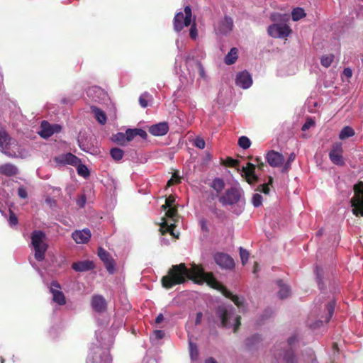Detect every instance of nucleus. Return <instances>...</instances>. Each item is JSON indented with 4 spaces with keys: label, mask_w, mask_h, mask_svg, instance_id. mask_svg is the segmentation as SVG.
<instances>
[{
    "label": "nucleus",
    "mask_w": 363,
    "mask_h": 363,
    "mask_svg": "<svg viewBox=\"0 0 363 363\" xmlns=\"http://www.w3.org/2000/svg\"><path fill=\"white\" fill-rule=\"evenodd\" d=\"M192 267L188 269L184 263L172 265L167 274L162 277V285L165 289H171L175 285L181 284L188 279L193 280Z\"/></svg>",
    "instance_id": "obj_1"
},
{
    "label": "nucleus",
    "mask_w": 363,
    "mask_h": 363,
    "mask_svg": "<svg viewBox=\"0 0 363 363\" xmlns=\"http://www.w3.org/2000/svg\"><path fill=\"white\" fill-rule=\"evenodd\" d=\"M193 281L196 283L206 282L213 289L219 291H225V286L216 280L212 272H205L200 265L192 264Z\"/></svg>",
    "instance_id": "obj_2"
},
{
    "label": "nucleus",
    "mask_w": 363,
    "mask_h": 363,
    "mask_svg": "<svg viewBox=\"0 0 363 363\" xmlns=\"http://www.w3.org/2000/svg\"><path fill=\"white\" fill-rule=\"evenodd\" d=\"M31 245L35 250V258L41 262L45 257L48 245L46 243V235L42 230H33L30 236Z\"/></svg>",
    "instance_id": "obj_3"
},
{
    "label": "nucleus",
    "mask_w": 363,
    "mask_h": 363,
    "mask_svg": "<svg viewBox=\"0 0 363 363\" xmlns=\"http://www.w3.org/2000/svg\"><path fill=\"white\" fill-rule=\"evenodd\" d=\"M353 189L354 195L350 201L352 213L356 216H363V182L354 184Z\"/></svg>",
    "instance_id": "obj_4"
},
{
    "label": "nucleus",
    "mask_w": 363,
    "mask_h": 363,
    "mask_svg": "<svg viewBox=\"0 0 363 363\" xmlns=\"http://www.w3.org/2000/svg\"><path fill=\"white\" fill-rule=\"evenodd\" d=\"M192 12L190 6L184 7V14L182 12H178L174 18V29L176 32H180L184 27L191 25Z\"/></svg>",
    "instance_id": "obj_5"
},
{
    "label": "nucleus",
    "mask_w": 363,
    "mask_h": 363,
    "mask_svg": "<svg viewBox=\"0 0 363 363\" xmlns=\"http://www.w3.org/2000/svg\"><path fill=\"white\" fill-rule=\"evenodd\" d=\"M242 191L241 189L231 187L227 189L225 194L219 198V201L223 205H233L241 199Z\"/></svg>",
    "instance_id": "obj_6"
},
{
    "label": "nucleus",
    "mask_w": 363,
    "mask_h": 363,
    "mask_svg": "<svg viewBox=\"0 0 363 363\" xmlns=\"http://www.w3.org/2000/svg\"><path fill=\"white\" fill-rule=\"evenodd\" d=\"M268 34L275 38L288 37L291 33V29L286 24L276 23L269 26Z\"/></svg>",
    "instance_id": "obj_7"
},
{
    "label": "nucleus",
    "mask_w": 363,
    "mask_h": 363,
    "mask_svg": "<svg viewBox=\"0 0 363 363\" xmlns=\"http://www.w3.org/2000/svg\"><path fill=\"white\" fill-rule=\"evenodd\" d=\"M215 262L222 269H233L235 267L233 259L228 254L217 252L213 255Z\"/></svg>",
    "instance_id": "obj_8"
},
{
    "label": "nucleus",
    "mask_w": 363,
    "mask_h": 363,
    "mask_svg": "<svg viewBox=\"0 0 363 363\" xmlns=\"http://www.w3.org/2000/svg\"><path fill=\"white\" fill-rule=\"evenodd\" d=\"M342 152L343 150L341 143H335L333 145L331 150L329 152V157L333 164L340 166L345 164Z\"/></svg>",
    "instance_id": "obj_9"
},
{
    "label": "nucleus",
    "mask_w": 363,
    "mask_h": 363,
    "mask_svg": "<svg viewBox=\"0 0 363 363\" xmlns=\"http://www.w3.org/2000/svg\"><path fill=\"white\" fill-rule=\"evenodd\" d=\"M56 163L60 165L69 164L72 166H77L81 162L79 157L74 155L69 152L66 154L60 155L54 158Z\"/></svg>",
    "instance_id": "obj_10"
},
{
    "label": "nucleus",
    "mask_w": 363,
    "mask_h": 363,
    "mask_svg": "<svg viewBox=\"0 0 363 363\" xmlns=\"http://www.w3.org/2000/svg\"><path fill=\"white\" fill-rule=\"evenodd\" d=\"M98 256L104 263L105 267L110 274L114 272L115 262L109 252L102 247L98 249Z\"/></svg>",
    "instance_id": "obj_11"
},
{
    "label": "nucleus",
    "mask_w": 363,
    "mask_h": 363,
    "mask_svg": "<svg viewBox=\"0 0 363 363\" xmlns=\"http://www.w3.org/2000/svg\"><path fill=\"white\" fill-rule=\"evenodd\" d=\"M265 158L271 167H277L281 166L284 162V157L282 154L274 150L269 151Z\"/></svg>",
    "instance_id": "obj_12"
},
{
    "label": "nucleus",
    "mask_w": 363,
    "mask_h": 363,
    "mask_svg": "<svg viewBox=\"0 0 363 363\" xmlns=\"http://www.w3.org/2000/svg\"><path fill=\"white\" fill-rule=\"evenodd\" d=\"M91 236V231L88 228L77 230L72 233V239L78 244L87 243Z\"/></svg>",
    "instance_id": "obj_13"
},
{
    "label": "nucleus",
    "mask_w": 363,
    "mask_h": 363,
    "mask_svg": "<svg viewBox=\"0 0 363 363\" xmlns=\"http://www.w3.org/2000/svg\"><path fill=\"white\" fill-rule=\"evenodd\" d=\"M235 84L242 89L249 88L252 84L250 74L246 70L239 72L235 79Z\"/></svg>",
    "instance_id": "obj_14"
},
{
    "label": "nucleus",
    "mask_w": 363,
    "mask_h": 363,
    "mask_svg": "<svg viewBox=\"0 0 363 363\" xmlns=\"http://www.w3.org/2000/svg\"><path fill=\"white\" fill-rule=\"evenodd\" d=\"M50 291L52 294V300L60 306H63L66 303L65 296L62 291L55 289L53 287L60 289V286L57 281H52L51 284Z\"/></svg>",
    "instance_id": "obj_15"
},
{
    "label": "nucleus",
    "mask_w": 363,
    "mask_h": 363,
    "mask_svg": "<svg viewBox=\"0 0 363 363\" xmlns=\"http://www.w3.org/2000/svg\"><path fill=\"white\" fill-rule=\"evenodd\" d=\"M91 304L93 309L98 313H102L106 310L107 303L101 295L93 296Z\"/></svg>",
    "instance_id": "obj_16"
},
{
    "label": "nucleus",
    "mask_w": 363,
    "mask_h": 363,
    "mask_svg": "<svg viewBox=\"0 0 363 363\" xmlns=\"http://www.w3.org/2000/svg\"><path fill=\"white\" fill-rule=\"evenodd\" d=\"M169 131V125L167 122H161L151 125L149 132L154 136H163Z\"/></svg>",
    "instance_id": "obj_17"
},
{
    "label": "nucleus",
    "mask_w": 363,
    "mask_h": 363,
    "mask_svg": "<svg viewBox=\"0 0 363 363\" xmlns=\"http://www.w3.org/2000/svg\"><path fill=\"white\" fill-rule=\"evenodd\" d=\"M216 316L220 320V326L227 328L228 326V320L230 318V313L224 306H219L216 310Z\"/></svg>",
    "instance_id": "obj_18"
},
{
    "label": "nucleus",
    "mask_w": 363,
    "mask_h": 363,
    "mask_svg": "<svg viewBox=\"0 0 363 363\" xmlns=\"http://www.w3.org/2000/svg\"><path fill=\"white\" fill-rule=\"evenodd\" d=\"M72 268L75 272H86L93 269L94 268V264L92 261L89 260L79 261L74 262L72 264Z\"/></svg>",
    "instance_id": "obj_19"
},
{
    "label": "nucleus",
    "mask_w": 363,
    "mask_h": 363,
    "mask_svg": "<svg viewBox=\"0 0 363 363\" xmlns=\"http://www.w3.org/2000/svg\"><path fill=\"white\" fill-rule=\"evenodd\" d=\"M10 140L11 138L9 134L5 130H0V150L9 157H13L9 152L6 151L10 144Z\"/></svg>",
    "instance_id": "obj_20"
},
{
    "label": "nucleus",
    "mask_w": 363,
    "mask_h": 363,
    "mask_svg": "<svg viewBox=\"0 0 363 363\" xmlns=\"http://www.w3.org/2000/svg\"><path fill=\"white\" fill-rule=\"evenodd\" d=\"M18 173V168L11 163L0 165V174L6 177L15 176Z\"/></svg>",
    "instance_id": "obj_21"
},
{
    "label": "nucleus",
    "mask_w": 363,
    "mask_h": 363,
    "mask_svg": "<svg viewBox=\"0 0 363 363\" xmlns=\"http://www.w3.org/2000/svg\"><path fill=\"white\" fill-rule=\"evenodd\" d=\"M55 133L53 126L46 121H43L40 125L39 135L43 138H48Z\"/></svg>",
    "instance_id": "obj_22"
},
{
    "label": "nucleus",
    "mask_w": 363,
    "mask_h": 363,
    "mask_svg": "<svg viewBox=\"0 0 363 363\" xmlns=\"http://www.w3.org/2000/svg\"><path fill=\"white\" fill-rule=\"evenodd\" d=\"M128 142L131 141L136 136H140L143 140H146L147 134L146 131L141 128H128L126 130Z\"/></svg>",
    "instance_id": "obj_23"
},
{
    "label": "nucleus",
    "mask_w": 363,
    "mask_h": 363,
    "mask_svg": "<svg viewBox=\"0 0 363 363\" xmlns=\"http://www.w3.org/2000/svg\"><path fill=\"white\" fill-rule=\"evenodd\" d=\"M241 176L250 185H254L259 181L258 176L255 174V169L242 172Z\"/></svg>",
    "instance_id": "obj_24"
},
{
    "label": "nucleus",
    "mask_w": 363,
    "mask_h": 363,
    "mask_svg": "<svg viewBox=\"0 0 363 363\" xmlns=\"http://www.w3.org/2000/svg\"><path fill=\"white\" fill-rule=\"evenodd\" d=\"M233 28V20L231 17L225 16L220 23V30L222 33H228Z\"/></svg>",
    "instance_id": "obj_25"
},
{
    "label": "nucleus",
    "mask_w": 363,
    "mask_h": 363,
    "mask_svg": "<svg viewBox=\"0 0 363 363\" xmlns=\"http://www.w3.org/2000/svg\"><path fill=\"white\" fill-rule=\"evenodd\" d=\"M238 57V50L236 48L230 49V52L225 55L224 62L228 65L234 64Z\"/></svg>",
    "instance_id": "obj_26"
},
{
    "label": "nucleus",
    "mask_w": 363,
    "mask_h": 363,
    "mask_svg": "<svg viewBox=\"0 0 363 363\" xmlns=\"http://www.w3.org/2000/svg\"><path fill=\"white\" fill-rule=\"evenodd\" d=\"M91 112L94 113L95 118L99 121V123L102 125L106 123V115L101 109L96 106H91Z\"/></svg>",
    "instance_id": "obj_27"
},
{
    "label": "nucleus",
    "mask_w": 363,
    "mask_h": 363,
    "mask_svg": "<svg viewBox=\"0 0 363 363\" xmlns=\"http://www.w3.org/2000/svg\"><path fill=\"white\" fill-rule=\"evenodd\" d=\"M277 284L280 288L278 292V296L279 298L284 299L287 298L290 295V289L289 286L284 284L283 283V281L281 279L277 281Z\"/></svg>",
    "instance_id": "obj_28"
},
{
    "label": "nucleus",
    "mask_w": 363,
    "mask_h": 363,
    "mask_svg": "<svg viewBox=\"0 0 363 363\" xmlns=\"http://www.w3.org/2000/svg\"><path fill=\"white\" fill-rule=\"evenodd\" d=\"M163 220L164 221L162 223L160 228L162 234L164 235L166 233H169L173 237L178 238V235H175L174 233V229L176 227L175 224L168 225L166 220L164 219Z\"/></svg>",
    "instance_id": "obj_29"
},
{
    "label": "nucleus",
    "mask_w": 363,
    "mask_h": 363,
    "mask_svg": "<svg viewBox=\"0 0 363 363\" xmlns=\"http://www.w3.org/2000/svg\"><path fill=\"white\" fill-rule=\"evenodd\" d=\"M163 220L164 221L162 223L160 228L162 234L164 235L166 233H169L173 237L178 238V235H175L174 233V229L176 227L175 224L168 225L166 220L164 219Z\"/></svg>",
    "instance_id": "obj_30"
},
{
    "label": "nucleus",
    "mask_w": 363,
    "mask_h": 363,
    "mask_svg": "<svg viewBox=\"0 0 363 363\" xmlns=\"http://www.w3.org/2000/svg\"><path fill=\"white\" fill-rule=\"evenodd\" d=\"M355 135L354 129L350 126H345L340 132L339 138L345 140Z\"/></svg>",
    "instance_id": "obj_31"
},
{
    "label": "nucleus",
    "mask_w": 363,
    "mask_h": 363,
    "mask_svg": "<svg viewBox=\"0 0 363 363\" xmlns=\"http://www.w3.org/2000/svg\"><path fill=\"white\" fill-rule=\"evenodd\" d=\"M335 301L334 300L330 301L328 304L326 305V310H327V315L325 317L324 320H321V322L328 323L332 318L334 311H335Z\"/></svg>",
    "instance_id": "obj_32"
},
{
    "label": "nucleus",
    "mask_w": 363,
    "mask_h": 363,
    "mask_svg": "<svg viewBox=\"0 0 363 363\" xmlns=\"http://www.w3.org/2000/svg\"><path fill=\"white\" fill-rule=\"evenodd\" d=\"M221 293L226 298L231 299L238 307H240L242 305L243 301L238 296L233 295L226 287L225 291H222Z\"/></svg>",
    "instance_id": "obj_33"
},
{
    "label": "nucleus",
    "mask_w": 363,
    "mask_h": 363,
    "mask_svg": "<svg viewBox=\"0 0 363 363\" xmlns=\"http://www.w3.org/2000/svg\"><path fill=\"white\" fill-rule=\"evenodd\" d=\"M273 181H274L273 177L271 176H269L267 183L259 184L257 187L255 191L262 192L264 194H268L270 191L269 186L272 185Z\"/></svg>",
    "instance_id": "obj_34"
},
{
    "label": "nucleus",
    "mask_w": 363,
    "mask_h": 363,
    "mask_svg": "<svg viewBox=\"0 0 363 363\" xmlns=\"http://www.w3.org/2000/svg\"><path fill=\"white\" fill-rule=\"evenodd\" d=\"M211 187L220 193L225 187V182L222 179L216 178L212 182Z\"/></svg>",
    "instance_id": "obj_35"
},
{
    "label": "nucleus",
    "mask_w": 363,
    "mask_h": 363,
    "mask_svg": "<svg viewBox=\"0 0 363 363\" xmlns=\"http://www.w3.org/2000/svg\"><path fill=\"white\" fill-rule=\"evenodd\" d=\"M110 154L113 160L119 161L123 158L124 152L120 148L113 147L111 149Z\"/></svg>",
    "instance_id": "obj_36"
},
{
    "label": "nucleus",
    "mask_w": 363,
    "mask_h": 363,
    "mask_svg": "<svg viewBox=\"0 0 363 363\" xmlns=\"http://www.w3.org/2000/svg\"><path fill=\"white\" fill-rule=\"evenodd\" d=\"M295 356L291 348H289L284 351L283 354V359L285 363H294L295 362Z\"/></svg>",
    "instance_id": "obj_37"
},
{
    "label": "nucleus",
    "mask_w": 363,
    "mask_h": 363,
    "mask_svg": "<svg viewBox=\"0 0 363 363\" xmlns=\"http://www.w3.org/2000/svg\"><path fill=\"white\" fill-rule=\"evenodd\" d=\"M292 19L294 21H298L306 16L304 10L301 8H296L291 13Z\"/></svg>",
    "instance_id": "obj_38"
},
{
    "label": "nucleus",
    "mask_w": 363,
    "mask_h": 363,
    "mask_svg": "<svg viewBox=\"0 0 363 363\" xmlns=\"http://www.w3.org/2000/svg\"><path fill=\"white\" fill-rule=\"evenodd\" d=\"M334 58L335 56L333 54L323 55L320 59V63L323 67L326 68L329 67L333 62Z\"/></svg>",
    "instance_id": "obj_39"
},
{
    "label": "nucleus",
    "mask_w": 363,
    "mask_h": 363,
    "mask_svg": "<svg viewBox=\"0 0 363 363\" xmlns=\"http://www.w3.org/2000/svg\"><path fill=\"white\" fill-rule=\"evenodd\" d=\"M127 133H118L116 135H113V140L120 144L123 145L126 141H128L127 138Z\"/></svg>",
    "instance_id": "obj_40"
},
{
    "label": "nucleus",
    "mask_w": 363,
    "mask_h": 363,
    "mask_svg": "<svg viewBox=\"0 0 363 363\" xmlns=\"http://www.w3.org/2000/svg\"><path fill=\"white\" fill-rule=\"evenodd\" d=\"M238 145L240 147L246 150L250 147L251 142L246 136H241L238 140Z\"/></svg>",
    "instance_id": "obj_41"
},
{
    "label": "nucleus",
    "mask_w": 363,
    "mask_h": 363,
    "mask_svg": "<svg viewBox=\"0 0 363 363\" xmlns=\"http://www.w3.org/2000/svg\"><path fill=\"white\" fill-rule=\"evenodd\" d=\"M9 217L8 219V222H9V225L11 227H14V226L17 225L18 223V219L17 216L14 213V212L11 209H9Z\"/></svg>",
    "instance_id": "obj_42"
},
{
    "label": "nucleus",
    "mask_w": 363,
    "mask_h": 363,
    "mask_svg": "<svg viewBox=\"0 0 363 363\" xmlns=\"http://www.w3.org/2000/svg\"><path fill=\"white\" fill-rule=\"evenodd\" d=\"M77 166L78 174L84 177H86L89 175V171L86 165L79 163Z\"/></svg>",
    "instance_id": "obj_43"
},
{
    "label": "nucleus",
    "mask_w": 363,
    "mask_h": 363,
    "mask_svg": "<svg viewBox=\"0 0 363 363\" xmlns=\"http://www.w3.org/2000/svg\"><path fill=\"white\" fill-rule=\"evenodd\" d=\"M249 255L250 254L247 250L242 248V247H240V256L243 265L246 264V263L247 262Z\"/></svg>",
    "instance_id": "obj_44"
},
{
    "label": "nucleus",
    "mask_w": 363,
    "mask_h": 363,
    "mask_svg": "<svg viewBox=\"0 0 363 363\" xmlns=\"http://www.w3.org/2000/svg\"><path fill=\"white\" fill-rule=\"evenodd\" d=\"M252 203L256 208L260 206L262 203V196L259 194H254L252 199Z\"/></svg>",
    "instance_id": "obj_45"
},
{
    "label": "nucleus",
    "mask_w": 363,
    "mask_h": 363,
    "mask_svg": "<svg viewBox=\"0 0 363 363\" xmlns=\"http://www.w3.org/2000/svg\"><path fill=\"white\" fill-rule=\"evenodd\" d=\"M165 216L167 218L174 219V218L177 216V207H170L169 209L166 211Z\"/></svg>",
    "instance_id": "obj_46"
},
{
    "label": "nucleus",
    "mask_w": 363,
    "mask_h": 363,
    "mask_svg": "<svg viewBox=\"0 0 363 363\" xmlns=\"http://www.w3.org/2000/svg\"><path fill=\"white\" fill-rule=\"evenodd\" d=\"M295 157H296V155L294 153H291L289 155L287 162H286V164H284V166L282 169V172H287L289 171V169H290V167H291V162L295 160Z\"/></svg>",
    "instance_id": "obj_47"
},
{
    "label": "nucleus",
    "mask_w": 363,
    "mask_h": 363,
    "mask_svg": "<svg viewBox=\"0 0 363 363\" xmlns=\"http://www.w3.org/2000/svg\"><path fill=\"white\" fill-rule=\"evenodd\" d=\"M197 35H198V32H197L196 23L194 20L193 23L192 24L191 23V28L189 30V36L192 39H196Z\"/></svg>",
    "instance_id": "obj_48"
},
{
    "label": "nucleus",
    "mask_w": 363,
    "mask_h": 363,
    "mask_svg": "<svg viewBox=\"0 0 363 363\" xmlns=\"http://www.w3.org/2000/svg\"><path fill=\"white\" fill-rule=\"evenodd\" d=\"M149 97V94L147 93H145L142 94L139 98L140 105L143 108H146L148 105L147 99Z\"/></svg>",
    "instance_id": "obj_49"
},
{
    "label": "nucleus",
    "mask_w": 363,
    "mask_h": 363,
    "mask_svg": "<svg viewBox=\"0 0 363 363\" xmlns=\"http://www.w3.org/2000/svg\"><path fill=\"white\" fill-rule=\"evenodd\" d=\"M194 145L196 147L202 150V149H204L205 145H206V143H205V140L202 138L197 137L194 140Z\"/></svg>",
    "instance_id": "obj_50"
},
{
    "label": "nucleus",
    "mask_w": 363,
    "mask_h": 363,
    "mask_svg": "<svg viewBox=\"0 0 363 363\" xmlns=\"http://www.w3.org/2000/svg\"><path fill=\"white\" fill-rule=\"evenodd\" d=\"M313 125H315V121L313 119H311V118H308L305 122V123L303 125V126L301 128V130L303 131H306V130H308L311 127H312Z\"/></svg>",
    "instance_id": "obj_51"
},
{
    "label": "nucleus",
    "mask_w": 363,
    "mask_h": 363,
    "mask_svg": "<svg viewBox=\"0 0 363 363\" xmlns=\"http://www.w3.org/2000/svg\"><path fill=\"white\" fill-rule=\"evenodd\" d=\"M239 162L237 160L233 159L231 157H227L225 164L230 167H235L238 165Z\"/></svg>",
    "instance_id": "obj_52"
},
{
    "label": "nucleus",
    "mask_w": 363,
    "mask_h": 363,
    "mask_svg": "<svg viewBox=\"0 0 363 363\" xmlns=\"http://www.w3.org/2000/svg\"><path fill=\"white\" fill-rule=\"evenodd\" d=\"M174 202H175L174 196L172 195H170L165 200L166 206H169V208L174 207L173 205H174Z\"/></svg>",
    "instance_id": "obj_53"
},
{
    "label": "nucleus",
    "mask_w": 363,
    "mask_h": 363,
    "mask_svg": "<svg viewBox=\"0 0 363 363\" xmlns=\"http://www.w3.org/2000/svg\"><path fill=\"white\" fill-rule=\"evenodd\" d=\"M196 66L199 69V75L201 78H205L206 77V74H205V71H204V68L201 64V62H196Z\"/></svg>",
    "instance_id": "obj_54"
},
{
    "label": "nucleus",
    "mask_w": 363,
    "mask_h": 363,
    "mask_svg": "<svg viewBox=\"0 0 363 363\" xmlns=\"http://www.w3.org/2000/svg\"><path fill=\"white\" fill-rule=\"evenodd\" d=\"M18 195L21 199H26L28 196L27 191L23 187H19L18 189Z\"/></svg>",
    "instance_id": "obj_55"
},
{
    "label": "nucleus",
    "mask_w": 363,
    "mask_h": 363,
    "mask_svg": "<svg viewBox=\"0 0 363 363\" xmlns=\"http://www.w3.org/2000/svg\"><path fill=\"white\" fill-rule=\"evenodd\" d=\"M256 169V164H253V163H251V162H247L245 167H242V172H245V171L253 170V169Z\"/></svg>",
    "instance_id": "obj_56"
},
{
    "label": "nucleus",
    "mask_w": 363,
    "mask_h": 363,
    "mask_svg": "<svg viewBox=\"0 0 363 363\" xmlns=\"http://www.w3.org/2000/svg\"><path fill=\"white\" fill-rule=\"evenodd\" d=\"M255 161L256 162V167H257L258 169L259 170H262L264 167V163L263 162L262 159L259 157H256L255 159Z\"/></svg>",
    "instance_id": "obj_57"
},
{
    "label": "nucleus",
    "mask_w": 363,
    "mask_h": 363,
    "mask_svg": "<svg viewBox=\"0 0 363 363\" xmlns=\"http://www.w3.org/2000/svg\"><path fill=\"white\" fill-rule=\"evenodd\" d=\"M86 196L84 195H82L77 200V205L82 208L84 206L85 203H86Z\"/></svg>",
    "instance_id": "obj_58"
},
{
    "label": "nucleus",
    "mask_w": 363,
    "mask_h": 363,
    "mask_svg": "<svg viewBox=\"0 0 363 363\" xmlns=\"http://www.w3.org/2000/svg\"><path fill=\"white\" fill-rule=\"evenodd\" d=\"M241 317L240 315H237L235 318V323L234 324L233 331L236 333L241 325Z\"/></svg>",
    "instance_id": "obj_59"
},
{
    "label": "nucleus",
    "mask_w": 363,
    "mask_h": 363,
    "mask_svg": "<svg viewBox=\"0 0 363 363\" xmlns=\"http://www.w3.org/2000/svg\"><path fill=\"white\" fill-rule=\"evenodd\" d=\"M155 337L158 340L162 339L164 336V332L161 330H157L154 331Z\"/></svg>",
    "instance_id": "obj_60"
},
{
    "label": "nucleus",
    "mask_w": 363,
    "mask_h": 363,
    "mask_svg": "<svg viewBox=\"0 0 363 363\" xmlns=\"http://www.w3.org/2000/svg\"><path fill=\"white\" fill-rule=\"evenodd\" d=\"M343 74L345 76L347 79L352 77V71L350 68L346 67L343 70Z\"/></svg>",
    "instance_id": "obj_61"
},
{
    "label": "nucleus",
    "mask_w": 363,
    "mask_h": 363,
    "mask_svg": "<svg viewBox=\"0 0 363 363\" xmlns=\"http://www.w3.org/2000/svg\"><path fill=\"white\" fill-rule=\"evenodd\" d=\"M202 318H203V313L201 312H198L196 313V320H195L196 325H199L201 324Z\"/></svg>",
    "instance_id": "obj_62"
},
{
    "label": "nucleus",
    "mask_w": 363,
    "mask_h": 363,
    "mask_svg": "<svg viewBox=\"0 0 363 363\" xmlns=\"http://www.w3.org/2000/svg\"><path fill=\"white\" fill-rule=\"evenodd\" d=\"M211 211L213 213L216 215L217 217H220L224 213L223 211L218 209L216 207H214Z\"/></svg>",
    "instance_id": "obj_63"
},
{
    "label": "nucleus",
    "mask_w": 363,
    "mask_h": 363,
    "mask_svg": "<svg viewBox=\"0 0 363 363\" xmlns=\"http://www.w3.org/2000/svg\"><path fill=\"white\" fill-rule=\"evenodd\" d=\"M101 90L98 87H91L88 90V96H91L92 93L101 92Z\"/></svg>",
    "instance_id": "obj_64"
}]
</instances>
